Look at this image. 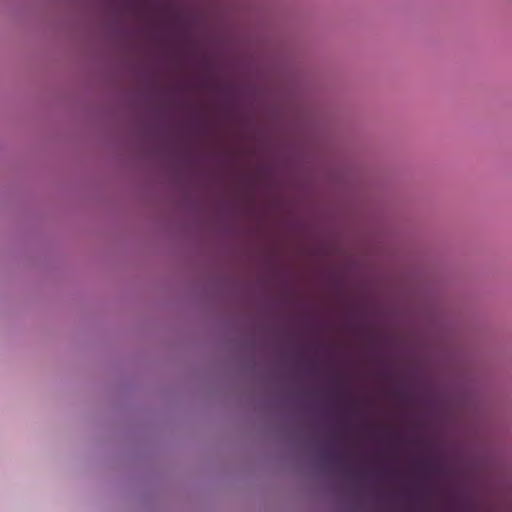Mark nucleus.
<instances>
[{
	"instance_id": "f257e3e1",
	"label": "nucleus",
	"mask_w": 512,
	"mask_h": 512,
	"mask_svg": "<svg viewBox=\"0 0 512 512\" xmlns=\"http://www.w3.org/2000/svg\"><path fill=\"white\" fill-rule=\"evenodd\" d=\"M341 457H342V456H341V455H338V454H332V455L330 456V458H331L332 460H335V461L339 460Z\"/></svg>"
}]
</instances>
